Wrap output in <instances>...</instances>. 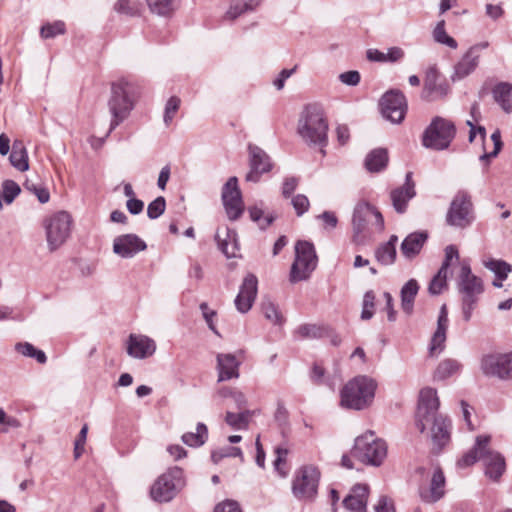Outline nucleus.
Instances as JSON below:
<instances>
[{"instance_id": "55", "label": "nucleus", "mask_w": 512, "mask_h": 512, "mask_svg": "<svg viewBox=\"0 0 512 512\" xmlns=\"http://www.w3.org/2000/svg\"><path fill=\"white\" fill-rule=\"evenodd\" d=\"M65 23L62 21H55L54 23H47L41 27V36L43 38H54L57 35L64 34Z\"/></svg>"}, {"instance_id": "53", "label": "nucleus", "mask_w": 512, "mask_h": 512, "mask_svg": "<svg viewBox=\"0 0 512 512\" xmlns=\"http://www.w3.org/2000/svg\"><path fill=\"white\" fill-rule=\"evenodd\" d=\"M375 294L372 290L367 291L363 297L361 319L369 320L374 315Z\"/></svg>"}, {"instance_id": "8", "label": "nucleus", "mask_w": 512, "mask_h": 512, "mask_svg": "<svg viewBox=\"0 0 512 512\" xmlns=\"http://www.w3.org/2000/svg\"><path fill=\"white\" fill-rule=\"evenodd\" d=\"M352 455L367 465L380 466L387 456V444L368 431L355 439Z\"/></svg>"}, {"instance_id": "24", "label": "nucleus", "mask_w": 512, "mask_h": 512, "mask_svg": "<svg viewBox=\"0 0 512 512\" xmlns=\"http://www.w3.org/2000/svg\"><path fill=\"white\" fill-rule=\"evenodd\" d=\"M448 311L446 305H442L440 308V312L437 319V328L434 332L430 346L429 353L430 355H435L436 353H440L444 349V343L446 341V332L448 328Z\"/></svg>"}, {"instance_id": "38", "label": "nucleus", "mask_w": 512, "mask_h": 512, "mask_svg": "<svg viewBox=\"0 0 512 512\" xmlns=\"http://www.w3.org/2000/svg\"><path fill=\"white\" fill-rule=\"evenodd\" d=\"M9 161L14 168L21 172L28 170V154L22 141H14Z\"/></svg>"}, {"instance_id": "10", "label": "nucleus", "mask_w": 512, "mask_h": 512, "mask_svg": "<svg viewBox=\"0 0 512 512\" xmlns=\"http://www.w3.org/2000/svg\"><path fill=\"white\" fill-rule=\"evenodd\" d=\"M316 266L317 255L314 245L308 241H297L295 245V260L290 269L289 281L297 283L307 280Z\"/></svg>"}, {"instance_id": "40", "label": "nucleus", "mask_w": 512, "mask_h": 512, "mask_svg": "<svg viewBox=\"0 0 512 512\" xmlns=\"http://www.w3.org/2000/svg\"><path fill=\"white\" fill-rule=\"evenodd\" d=\"M208 438V429L204 423H198L196 432H186L182 435L183 443L190 447L202 446Z\"/></svg>"}, {"instance_id": "36", "label": "nucleus", "mask_w": 512, "mask_h": 512, "mask_svg": "<svg viewBox=\"0 0 512 512\" xmlns=\"http://www.w3.org/2000/svg\"><path fill=\"white\" fill-rule=\"evenodd\" d=\"M398 237L391 235L386 243L381 244L375 251V257L382 265H391L396 259V244Z\"/></svg>"}, {"instance_id": "52", "label": "nucleus", "mask_w": 512, "mask_h": 512, "mask_svg": "<svg viewBox=\"0 0 512 512\" xmlns=\"http://www.w3.org/2000/svg\"><path fill=\"white\" fill-rule=\"evenodd\" d=\"M226 457H239L241 460H243V453L238 447L228 446L219 450H215L211 454V459L215 464L219 463L223 458Z\"/></svg>"}, {"instance_id": "5", "label": "nucleus", "mask_w": 512, "mask_h": 512, "mask_svg": "<svg viewBox=\"0 0 512 512\" xmlns=\"http://www.w3.org/2000/svg\"><path fill=\"white\" fill-rule=\"evenodd\" d=\"M458 291L461 295L463 320L469 322L479 296L484 292V285L482 279L472 273L471 267L466 261L461 263Z\"/></svg>"}, {"instance_id": "18", "label": "nucleus", "mask_w": 512, "mask_h": 512, "mask_svg": "<svg viewBox=\"0 0 512 512\" xmlns=\"http://www.w3.org/2000/svg\"><path fill=\"white\" fill-rule=\"evenodd\" d=\"M146 249V242L133 233L119 235L113 240V252L121 258H133Z\"/></svg>"}, {"instance_id": "51", "label": "nucleus", "mask_w": 512, "mask_h": 512, "mask_svg": "<svg viewBox=\"0 0 512 512\" xmlns=\"http://www.w3.org/2000/svg\"><path fill=\"white\" fill-rule=\"evenodd\" d=\"M311 380L317 384L321 385L324 384L328 386L332 391L335 390V380L331 377H325V370L324 368L319 364H314L311 371Z\"/></svg>"}, {"instance_id": "37", "label": "nucleus", "mask_w": 512, "mask_h": 512, "mask_svg": "<svg viewBox=\"0 0 512 512\" xmlns=\"http://www.w3.org/2000/svg\"><path fill=\"white\" fill-rule=\"evenodd\" d=\"M388 153L386 149L377 148L372 150L365 158V168L369 172H380L386 168Z\"/></svg>"}, {"instance_id": "63", "label": "nucleus", "mask_w": 512, "mask_h": 512, "mask_svg": "<svg viewBox=\"0 0 512 512\" xmlns=\"http://www.w3.org/2000/svg\"><path fill=\"white\" fill-rule=\"evenodd\" d=\"M376 512H396L395 506L391 498L381 496L378 503L375 505Z\"/></svg>"}, {"instance_id": "42", "label": "nucleus", "mask_w": 512, "mask_h": 512, "mask_svg": "<svg viewBox=\"0 0 512 512\" xmlns=\"http://www.w3.org/2000/svg\"><path fill=\"white\" fill-rule=\"evenodd\" d=\"M483 265L493 272L500 281L506 280L509 273L512 271V266L503 260L489 259L484 261Z\"/></svg>"}, {"instance_id": "3", "label": "nucleus", "mask_w": 512, "mask_h": 512, "mask_svg": "<svg viewBox=\"0 0 512 512\" xmlns=\"http://www.w3.org/2000/svg\"><path fill=\"white\" fill-rule=\"evenodd\" d=\"M135 99L136 87L133 83L124 79L112 83L111 96L108 100L112 119L106 137L130 115Z\"/></svg>"}, {"instance_id": "56", "label": "nucleus", "mask_w": 512, "mask_h": 512, "mask_svg": "<svg viewBox=\"0 0 512 512\" xmlns=\"http://www.w3.org/2000/svg\"><path fill=\"white\" fill-rule=\"evenodd\" d=\"M181 100L177 96H172L168 99L166 105H165V111H164V123L168 126L172 120L175 117V114L177 113L179 107H180Z\"/></svg>"}, {"instance_id": "21", "label": "nucleus", "mask_w": 512, "mask_h": 512, "mask_svg": "<svg viewBox=\"0 0 512 512\" xmlns=\"http://www.w3.org/2000/svg\"><path fill=\"white\" fill-rule=\"evenodd\" d=\"M156 351L155 341L145 335L131 334L127 342V353L135 359H145Z\"/></svg>"}, {"instance_id": "35", "label": "nucleus", "mask_w": 512, "mask_h": 512, "mask_svg": "<svg viewBox=\"0 0 512 512\" xmlns=\"http://www.w3.org/2000/svg\"><path fill=\"white\" fill-rule=\"evenodd\" d=\"M262 1L263 0H231L224 18L227 20H235L245 13L256 10Z\"/></svg>"}, {"instance_id": "13", "label": "nucleus", "mask_w": 512, "mask_h": 512, "mask_svg": "<svg viewBox=\"0 0 512 512\" xmlns=\"http://www.w3.org/2000/svg\"><path fill=\"white\" fill-rule=\"evenodd\" d=\"M482 373L501 380L512 379V352L483 355L480 360Z\"/></svg>"}, {"instance_id": "9", "label": "nucleus", "mask_w": 512, "mask_h": 512, "mask_svg": "<svg viewBox=\"0 0 512 512\" xmlns=\"http://www.w3.org/2000/svg\"><path fill=\"white\" fill-rule=\"evenodd\" d=\"M72 223V217L66 211L55 212L44 219L43 227L50 251L57 250L67 241L71 234Z\"/></svg>"}, {"instance_id": "47", "label": "nucleus", "mask_w": 512, "mask_h": 512, "mask_svg": "<svg viewBox=\"0 0 512 512\" xmlns=\"http://www.w3.org/2000/svg\"><path fill=\"white\" fill-rule=\"evenodd\" d=\"M325 328L323 326H319L316 324H303L300 325L296 334L299 338L302 339H318L322 338L325 335Z\"/></svg>"}, {"instance_id": "15", "label": "nucleus", "mask_w": 512, "mask_h": 512, "mask_svg": "<svg viewBox=\"0 0 512 512\" xmlns=\"http://www.w3.org/2000/svg\"><path fill=\"white\" fill-rule=\"evenodd\" d=\"M221 197L227 217L232 221L239 219L244 212V203L237 177L233 176L227 180L223 186Z\"/></svg>"}, {"instance_id": "12", "label": "nucleus", "mask_w": 512, "mask_h": 512, "mask_svg": "<svg viewBox=\"0 0 512 512\" xmlns=\"http://www.w3.org/2000/svg\"><path fill=\"white\" fill-rule=\"evenodd\" d=\"M320 472L313 465L301 467L292 481V493L299 500H312L317 494Z\"/></svg>"}, {"instance_id": "61", "label": "nucleus", "mask_w": 512, "mask_h": 512, "mask_svg": "<svg viewBox=\"0 0 512 512\" xmlns=\"http://www.w3.org/2000/svg\"><path fill=\"white\" fill-rule=\"evenodd\" d=\"M298 184L299 179L297 177H286L282 183V196L284 198H289L298 187Z\"/></svg>"}, {"instance_id": "60", "label": "nucleus", "mask_w": 512, "mask_h": 512, "mask_svg": "<svg viewBox=\"0 0 512 512\" xmlns=\"http://www.w3.org/2000/svg\"><path fill=\"white\" fill-rule=\"evenodd\" d=\"M276 458L273 462L275 469L279 472L281 476H286V472L282 469V466L285 465L286 456L288 454L287 449L282 447L275 448Z\"/></svg>"}, {"instance_id": "16", "label": "nucleus", "mask_w": 512, "mask_h": 512, "mask_svg": "<svg viewBox=\"0 0 512 512\" xmlns=\"http://www.w3.org/2000/svg\"><path fill=\"white\" fill-rule=\"evenodd\" d=\"M248 156L249 171L246 174L245 180L257 183L263 174L272 170L273 162L262 148L254 144L248 145Z\"/></svg>"}, {"instance_id": "41", "label": "nucleus", "mask_w": 512, "mask_h": 512, "mask_svg": "<svg viewBox=\"0 0 512 512\" xmlns=\"http://www.w3.org/2000/svg\"><path fill=\"white\" fill-rule=\"evenodd\" d=\"M153 14L170 17L176 9V0H145Z\"/></svg>"}, {"instance_id": "30", "label": "nucleus", "mask_w": 512, "mask_h": 512, "mask_svg": "<svg viewBox=\"0 0 512 512\" xmlns=\"http://www.w3.org/2000/svg\"><path fill=\"white\" fill-rule=\"evenodd\" d=\"M480 55H474L469 49L454 66V73L451 76L453 81L461 80L476 70L479 64Z\"/></svg>"}, {"instance_id": "46", "label": "nucleus", "mask_w": 512, "mask_h": 512, "mask_svg": "<svg viewBox=\"0 0 512 512\" xmlns=\"http://www.w3.org/2000/svg\"><path fill=\"white\" fill-rule=\"evenodd\" d=\"M261 310L264 317L273 324H282L283 317L277 307L269 298H265L261 303Z\"/></svg>"}, {"instance_id": "2", "label": "nucleus", "mask_w": 512, "mask_h": 512, "mask_svg": "<svg viewBox=\"0 0 512 512\" xmlns=\"http://www.w3.org/2000/svg\"><path fill=\"white\" fill-rule=\"evenodd\" d=\"M298 134L309 146H319L322 155L328 144V122L322 108L316 104L307 105L302 111L297 127Z\"/></svg>"}, {"instance_id": "6", "label": "nucleus", "mask_w": 512, "mask_h": 512, "mask_svg": "<svg viewBox=\"0 0 512 512\" xmlns=\"http://www.w3.org/2000/svg\"><path fill=\"white\" fill-rule=\"evenodd\" d=\"M184 471L178 466L168 468L152 484L151 498L159 503L170 502L185 487Z\"/></svg>"}, {"instance_id": "44", "label": "nucleus", "mask_w": 512, "mask_h": 512, "mask_svg": "<svg viewBox=\"0 0 512 512\" xmlns=\"http://www.w3.org/2000/svg\"><path fill=\"white\" fill-rule=\"evenodd\" d=\"M15 350L25 357L34 358L40 364H44L47 361L44 351L37 349L29 342L17 343Z\"/></svg>"}, {"instance_id": "20", "label": "nucleus", "mask_w": 512, "mask_h": 512, "mask_svg": "<svg viewBox=\"0 0 512 512\" xmlns=\"http://www.w3.org/2000/svg\"><path fill=\"white\" fill-rule=\"evenodd\" d=\"M412 172H407L405 183L393 189L390 193L391 202L395 211L403 214L407 210L408 202L415 197V183L412 180Z\"/></svg>"}, {"instance_id": "17", "label": "nucleus", "mask_w": 512, "mask_h": 512, "mask_svg": "<svg viewBox=\"0 0 512 512\" xmlns=\"http://www.w3.org/2000/svg\"><path fill=\"white\" fill-rule=\"evenodd\" d=\"M448 93L449 85L447 82L435 67H430L426 71L421 98L427 102H433L444 98Z\"/></svg>"}, {"instance_id": "58", "label": "nucleus", "mask_w": 512, "mask_h": 512, "mask_svg": "<svg viewBox=\"0 0 512 512\" xmlns=\"http://www.w3.org/2000/svg\"><path fill=\"white\" fill-rule=\"evenodd\" d=\"M291 204L297 216L304 215L309 210L310 207L309 199L304 194L295 195L291 200Z\"/></svg>"}, {"instance_id": "26", "label": "nucleus", "mask_w": 512, "mask_h": 512, "mask_svg": "<svg viewBox=\"0 0 512 512\" xmlns=\"http://www.w3.org/2000/svg\"><path fill=\"white\" fill-rule=\"evenodd\" d=\"M427 238L428 234L424 231L410 233L401 243L402 255L409 260L415 258L421 252Z\"/></svg>"}, {"instance_id": "39", "label": "nucleus", "mask_w": 512, "mask_h": 512, "mask_svg": "<svg viewBox=\"0 0 512 512\" xmlns=\"http://www.w3.org/2000/svg\"><path fill=\"white\" fill-rule=\"evenodd\" d=\"M462 364L455 359L442 360L434 371V380L443 381L460 372Z\"/></svg>"}, {"instance_id": "57", "label": "nucleus", "mask_w": 512, "mask_h": 512, "mask_svg": "<svg viewBox=\"0 0 512 512\" xmlns=\"http://www.w3.org/2000/svg\"><path fill=\"white\" fill-rule=\"evenodd\" d=\"M118 13L135 16L139 13V5L133 0H118L114 6Z\"/></svg>"}, {"instance_id": "48", "label": "nucleus", "mask_w": 512, "mask_h": 512, "mask_svg": "<svg viewBox=\"0 0 512 512\" xmlns=\"http://www.w3.org/2000/svg\"><path fill=\"white\" fill-rule=\"evenodd\" d=\"M433 38L437 43L446 45L452 49H456L458 46L456 40L447 34L444 20L437 23L433 30Z\"/></svg>"}, {"instance_id": "59", "label": "nucleus", "mask_w": 512, "mask_h": 512, "mask_svg": "<svg viewBox=\"0 0 512 512\" xmlns=\"http://www.w3.org/2000/svg\"><path fill=\"white\" fill-rule=\"evenodd\" d=\"M200 310L202 312L203 318L205 319L209 329L219 335L216 326L214 324V318L216 317V311L209 308L208 304L203 302L200 304Z\"/></svg>"}, {"instance_id": "50", "label": "nucleus", "mask_w": 512, "mask_h": 512, "mask_svg": "<svg viewBox=\"0 0 512 512\" xmlns=\"http://www.w3.org/2000/svg\"><path fill=\"white\" fill-rule=\"evenodd\" d=\"M250 417V411L246 410L240 413H233L228 411L226 413L225 421L233 429L246 428Z\"/></svg>"}, {"instance_id": "43", "label": "nucleus", "mask_w": 512, "mask_h": 512, "mask_svg": "<svg viewBox=\"0 0 512 512\" xmlns=\"http://www.w3.org/2000/svg\"><path fill=\"white\" fill-rule=\"evenodd\" d=\"M20 192L21 188L15 181L9 179L3 181L0 189V208H2V201L9 205Z\"/></svg>"}, {"instance_id": "62", "label": "nucleus", "mask_w": 512, "mask_h": 512, "mask_svg": "<svg viewBox=\"0 0 512 512\" xmlns=\"http://www.w3.org/2000/svg\"><path fill=\"white\" fill-rule=\"evenodd\" d=\"M360 73L355 70L347 71L339 75V80L348 86H356L360 82Z\"/></svg>"}, {"instance_id": "14", "label": "nucleus", "mask_w": 512, "mask_h": 512, "mask_svg": "<svg viewBox=\"0 0 512 512\" xmlns=\"http://www.w3.org/2000/svg\"><path fill=\"white\" fill-rule=\"evenodd\" d=\"M380 109L385 119L395 124L401 123L407 111L404 94L399 90L386 92L380 100Z\"/></svg>"}, {"instance_id": "45", "label": "nucleus", "mask_w": 512, "mask_h": 512, "mask_svg": "<svg viewBox=\"0 0 512 512\" xmlns=\"http://www.w3.org/2000/svg\"><path fill=\"white\" fill-rule=\"evenodd\" d=\"M217 394L223 399L230 398L238 409L244 408L247 404L244 393L236 388L225 386L220 388Z\"/></svg>"}, {"instance_id": "1", "label": "nucleus", "mask_w": 512, "mask_h": 512, "mask_svg": "<svg viewBox=\"0 0 512 512\" xmlns=\"http://www.w3.org/2000/svg\"><path fill=\"white\" fill-rule=\"evenodd\" d=\"M439 398L434 388L426 387L420 391L415 416L416 427L421 433L430 429L433 449L440 452L450 441V420L439 414Z\"/></svg>"}, {"instance_id": "33", "label": "nucleus", "mask_w": 512, "mask_h": 512, "mask_svg": "<svg viewBox=\"0 0 512 512\" xmlns=\"http://www.w3.org/2000/svg\"><path fill=\"white\" fill-rule=\"evenodd\" d=\"M405 52L402 48L394 46L390 47L386 53L378 50V49H368L366 52V57L369 61L372 62H389L396 63L401 61L404 58Z\"/></svg>"}, {"instance_id": "32", "label": "nucleus", "mask_w": 512, "mask_h": 512, "mask_svg": "<svg viewBox=\"0 0 512 512\" xmlns=\"http://www.w3.org/2000/svg\"><path fill=\"white\" fill-rule=\"evenodd\" d=\"M373 212V206L367 202H359L353 212L352 225L355 235H360L366 229L369 218Z\"/></svg>"}, {"instance_id": "4", "label": "nucleus", "mask_w": 512, "mask_h": 512, "mask_svg": "<svg viewBox=\"0 0 512 512\" xmlns=\"http://www.w3.org/2000/svg\"><path fill=\"white\" fill-rule=\"evenodd\" d=\"M377 384L368 376H356L340 391V405L346 409L363 410L373 402Z\"/></svg>"}, {"instance_id": "25", "label": "nucleus", "mask_w": 512, "mask_h": 512, "mask_svg": "<svg viewBox=\"0 0 512 512\" xmlns=\"http://www.w3.org/2000/svg\"><path fill=\"white\" fill-rule=\"evenodd\" d=\"M240 361L233 354L219 353L217 355L218 382L237 379L239 377Z\"/></svg>"}, {"instance_id": "31", "label": "nucleus", "mask_w": 512, "mask_h": 512, "mask_svg": "<svg viewBox=\"0 0 512 512\" xmlns=\"http://www.w3.org/2000/svg\"><path fill=\"white\" fill-rule=\"evenodd\" d=\"M491 93L494 101L506 114L512 113V83L498 82L493 86Z\"/></svg>"}, {"instance_id": "11", "label": "nucleus", "mask_w": 512, "mask_h": 512, "mask_svg": "<svg viewBox=\"0 0 512 512\" xmlns=\"http://www.w3.org/2000/svg\"><path fill=\"white\" fill-rule=\"evenodd\" d=\"M475 220L474 206L470 194L465 190H459L453 197L446 213L447 225L465 229Z\"/></svg>"}, {"instance_id": "34", "label": "nucleus", "mask_w": 512, "mask_h": 512, "mask_svg": "<svg viewBox=\"0 0 512 512\" xmlns=\"http://www.w3.org/2000/svg\"><path fill=\"white\" fill-rule=\"evenodd\" d=\"M418 291L419 284L415 279H410L401 288V308L407 315H411L413 313L414 302Z\"/></svg>"}, {"instance_id": "22", "label": "nucleus", "mask_w": 512, "mask_h": 512, "mask_svg": "<svg viewBox=\"0 0 512 512\" xmlns=\"http://www.w3.org/2000/svg\"><path fill=\"white\" fill-rule=\"evenodd\" d=\"M445 494V476L440 468L433 472L429 487H420L419 496L425 503H435Z\"/></svg>"}, {"instance_id": "64", "label": "nucleus", "mask_w": 512, "mask_h": 512, "mask_svg": "<svg viewBox=\"0 0 512 512\" xmlns=\"http://www.w3.org/2000/svg\"><path fill=\"white\" fill-rule=\"evenodd\" d=\"M214 512H241L236 501L225 500L215 506Z\"/></svg>"}, {"instance_id": "29", "label": "nucleus", "mask_w": 512, "mask_h": 512, "mask_svg": "<svg viewBox=\"0 0 512 512\" xmlns=\"http://www.w3.org/2000/svg\"><path fill=\"white\" fill-rule=\"evenodd\" d=\"M485 473L492 480H498L505 470V460L501 454L486 448L483 456Z\"/></svg>"}, {"instance_id": "28", "label": "nucleus", "mask_w": 512, "mask_h": 512, "mask_svg": "<svg viewBox=\"0 0 512 512\" xmlns=\"http://www.w3.org/2000/svg\"><path fill=\"white\" fill-rule=\"evenodd\" d=\"M490 439L489 435L477 436L474 447L458 460L457 465L460 468H466L473 465L477 460L483 459Z\"/></svg>"}, {"instance_id": "49", "label": "nucleus", "mask_w": 512, "mask_h": 512, "mask_svg": "<svg viewBox=\"0 0 512 512\" xmlns=\"http://www.w3.org/2000/svg\"><path fill=\"white\" fill-rule=\"evenodd\" d=\"M249 215L252 221L258 223L260 229H266L276 218L273 214L264 215L263 209L258 206L250 207Z\"/></svg>"}, {"instance_id": "27", "label": "nucleus", "mask_w": 512, "mask_h": 512, "mask_svg": "<svg viewBox=\"0 0 512 512\" xmlns=\"http://www.w3.org/2000/svg\"><path fill=\"white\" fill-rule=\"evenodd\" d=\"M215 239L217 241L218 248L227 258L237 256L238 242L235 230L228 227L223 230H218L215 235Z\"/></svg>"}, {"instance_id": "23", "label": "nucleus", "mask_w": 512, "mask_h": 512, "mask_svg": "<svg viewBox=\"0 0 512 512\" xmlns=\"http://www.w3.org/2000/svg\"><path fill=\"white\" fill-rule=\"evenodd\" d=\"M369 495V486L356 484L351 488L350 493L344 498L343 505L352 512H365Z\"/></svg>"}, {"instance_id": "54", "label": "nucleus", "mask_w": 512, "mask_h": 512, "mask_svg": "<svg viewBox=\"0 0 512 512\" xmlns=\"http://www.w3.org/2000/svg\"><path fill=\"white\" fill-rule=\"evenodd\" d=\"M166 209V200L163 196H159L148 204L147 216L149 219L159 218Z\"/></svg>"}, {"instance_id": "7", "label": "nucleus", "mask_w": 512, "mask_h": 512, "mask_svg": "<svg viewBox=\"0 0 512 512\" xmlns=\"http://www.w3.org/2000/svg\"><path fill=\"white\" fill-rule=\"evenodd\" d=\"M456 132V126L451 120L436 116L423 132L422 145L435 151L446 150L454 140Z\"/></svg>"}, {"instance_id": "19", "label": "nucleus", "mask_w": 512, "mask_h": 512, "mask_svg": "<svg viewBox=\"0 0 512 512\" xmlns=\"http://www.w3.org/2000/svg\"><path fill=\"white\" fill-rule=\"evenodd\" d=\"M258 280L254 274H248L239 289L234 303L240 313H247L253 306L257 296Z\"/></svg>"}]
</instances>
